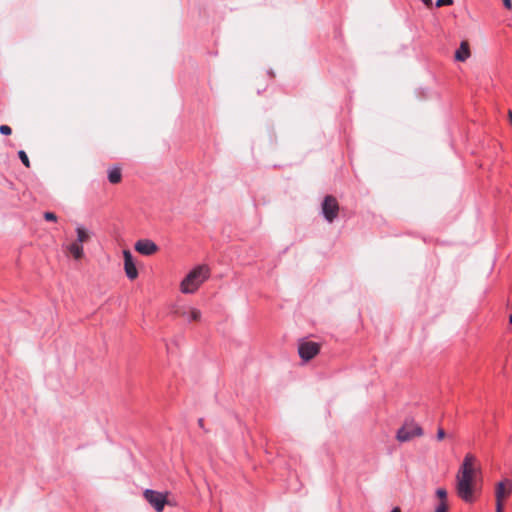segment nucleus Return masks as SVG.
<instances>
[{
  "label": "nucleus",
  "instance_id": "obj_20",
  "mask_svg": "<svg viewBox=\"0 0 512 512\" xmlns=\"http://www.w3.org/2000/svg\"><path fill=\"white\" fill-rule=\"evenodd\" d=\"M453 4V0H437L436 6L442 7V6H449Z\"/></svg>",
  "mask_w": 512,
  "mask_h": 512
},
{
  "label": "nucleus",
  "instance_id": "obj_19",
  "mask_svg": "<svg viewBox=\"0 0 512 512\" xmlns=\"http://www.w3.org/2000/svg\"><path fill=\"white\" fill-rule=\"evenodd\" d=\"M0 133L3 135H10L12 133V129L8 125H1Z\"/></svg>",
  "mask_w": 512,
  "mask_h": 512
},
{
  "label": "nucleus",
  "instance_id": "obj_8",
  "mask_svg": "<svg viewBox=\"0 0 512 512\" xmlns=\"http://www.w3.org/2000/svg\"><path fill=\"white\" fill-rule=\"evenodd\" d=\"M135 250L143 255H153L158 251V246L151 240L142 239L138 240L134 246Z\"/></svg>",
  "mask_w": 512,
  "mask_h": 512
},
{
  "label": "nucleus",
  "instance_id": "obj_13",
  "mask_svg": "<svg viewBox=\"0 0 512 512\" xmlns=\"http://www.w3.org/2000/svg\"><path fill=\"white\" fill-rule=\"evenodd\" d=\"M108 180L111 184H118L122 180V172L120 167H113L108 171Z\"/></svg>",
  "mask_w": 512,
  "mask_h": 512
},
{
  "label": "nucleus",
  "instance_id": "obj_24",
  "mask_svg": "<svg viewBox=\"0 0 512 512\" xmlns=\"http://www.w3.org/2000/svg\"><path fill=\"white\" fill-rule=\"evenodd\" d=\"M495 512H504V507H501L500 505H496Z\"/></svg>",
  "mask_w": 512,
  "mask_h": 512
},
{
  "label": "nucleus",
  "instance_id": "obj_6",
  "mask_svg": "<svg viewBox=\"0 0 512 512\" xmlns=\"http://www.w3.org/2000/svg\"><path fill=\"white\" fill-rule=\"evenodd\" d=\"M339 212V204L335 197L328 195L324 198L322 203V213L325 217V219L332 223L336 217L338 216Z\"/></svg>",
  "mask_w": 512,
  "mask_h": 512
},
{
  "label": "nucleus",
  "instance_id": "obj_14",
  "mask_svg": "<svg viewBox=\"0 0 512 512\" xmlns=\"http://www.w3.org/2000/svg\"><path fill=\"white\" fill-rule=\"evenodd\" d=\"M201 311L197 308H189L188 319L189 321L198 322L201 320Z\"/></svg>",
  "mask_w": 512,
  "mask_h": 512
},
{
  "label": "nucleus",
  "instance_id": "obj_3",
  "mask_svg": "<svg viewBox=\"0 0 512 512\" xmlns=\"http://www.w3.org/2000/svg\"><path fill=\"white\" fill-rule=\"evenodd\" d=\"M422 434L423 430L417 423H415L414 421H407L397 431L396 438L400 442H407L413 439L414 437L422 436Z\"/></svg>",
  "mask_w": 512,
  "mask_h": 512
},
{
  "label": "nucleus",
  "instance_id": "obj_11",
  "mask_svg": "<svg viewBox=\"0 0 512 512\" xmlns=\"http://www.w3.org/2000/svg\"><path fill=\"white\" fill-rule=\"evenodd\" d=\"M68 252L74 257L76 260H80L84 256V249L81 244L78 242H72L67 246Z\"/></svg>",
  "mask_w": 512,
  "mask_h": 512
},
{
  "label": "nucleus",
  "instance_id": "obj_27",
  "mask_svg": "<svg viewBox=\"0 0 512 512\" xmlns=\"http://www.w3.org/2000/svg\"><path fill=\"white\" fill-rule=\"evenodd\" d=\"M391 512H401L399 507H395Z\"/></svg>",
  "mask_w": 512,
  "mask_h": 512
},
{
  "label": "nucleus",
  "instance_id": "obj_4",
  "mask_svg": "<svg viewBox=\"0 0 512 512\" xmlns=\"http://www.w3.org/2000/svg\"><path fill=\"white\" fill-rule=\"evenodd\" d=\"M168 493H161L152 489H146L143 492L145 500L155 509L156 512H162L166 504H169L167 500Z\"/></svg>",
  "mask_w": 512,
  "mask_h": 512
},
{
  "label": "nucleus",
  "instance_id": "obj_23",
  "mask_svg": "<svg viewBox=\"0 0 512 512\" xmlns=\"http://www.w3.org/2000/svg\"><path fill=\"white\" fill-rule=\"evenodd\" d=\"M503 3L507 9H512V1L511 0H503Z\"/></svg>",
  "mask_w": 512,
  "mask_h": 512
},
{
  "label": "nucleus",
  "instance_id": "obj_1",
  "mask_svg": "<svg viewBox=\"0 0 512 512\" xmlns=\"http://www.w3.org/2000/svg\"><path fill=\"white\" fill-rule=\"evenodd\" d=\"M479 466L476 457L467 453L455 477V489L458 497L466 503H472L477 491Z\"/></svg>",
  "mask_w": 512,
  "mask_h": 512
},
{
  "label": "nucleus",
  "instance_id": "obj_18",
  "mask_svg": "<svg viewBox=\"0 0 512 512\" xmlns=\"http://www.w3.org/2000/svg\"><path fill=\"white\" fill-rule=\"evenodd\" d=\"M44 218L47 221H53V222L57 221V216L53 212H45L44 213Z\"/></svg>",
  "mask_w": 512,
  "mask_h": 512
},
{
  "label": "nucleus",
  "instance_id": "obj_15",
  "mask_svg": "<svg viewBox=\"0 0 512 512\" xmlns=\"http://www.w3.org/2000/svg\"><path fill=\"white\" fill-rule=\"evenodd\" d=\"M436 496L438 497L439 501L448 502L447 490L445 488H438L436 490Z\"/></svg>",
  "mask_w": 512,
  "mask_h": 512
},
{
  "label": "nucleus",
  "instance_id": "obj_7",
  "mask_svg": "<svg viewBox=\"0 0 512 512\" xmlns=\"http://www.w3.org/2000/svg\"><path fill=\"white\" fill-rule=\"evenodd\" d=\"M319 351L320 345L312 341L301 342L298 347L299 356L305 361H309L314 358Z\"/></svg>",
  "mask_w": 512,
  "mask_h": 512
},
{
  "label": "nucleus",
  "instance_id": "obj_25",
  "mask_svg": "<svg viewBox=\"0 0 512 512\" xmlns=\"http://www.w3.org/2000/svg\"><path fill=\"white\" fill-rule=\"evenodd\" d=\"M422 2H423L427 7H431V6H432V0H422Z\"/></svg>",
  "mask_w": 512,
  "mask_h": 512
},
{
  "label": "nucleus",
  "instance_id": "obj_5",
  "mask_svg": "<svg viewBox=\"0 0 512 512\" xmlns=\"http://www.w3.org/2000/svg\"><path fill=\"white\" fill-rule=\"evenodd\" d=\"M512 493V481L510 479H503L495 485V506L500 505L504 507V501L509 498Z\"/></svg>",
  "mask_w": 512,
  "mask_h": 512
},
{
  "label": "nucleus",
  "instance_id": "obj_2",
  "mask_svg": "<svg viewBox=\"0 0 512 512\" xmlns=\"http://www.w3.org/2000/svg\"><path fill=\"white\" fill-rule=\"evenodd\" d=\"M209 277V268L205 265H199L190 271L180 284L182 293L191 294L198 290L201 284Z\"/></svg>",
  "mask_w": 512,
  "mask_h": 512
},
{
  "label": "nucleus",
  "instance_id": "obj_10",
  "mask_svg": "<svg viewBox=\"0 0 512 512\" xmlns=\"http://www.w3.org/2000/svg\"><path fill=\"white\" fill-rule=\"evenodd\" d=\"M470 48L467 41H462L460 47L455 52V59L460 62L466 61L470 57Z\"/></svg>",
  "mask_w": 512,
  "mask_h": 512
},
{
  "label": "nucleus",
  "instance_id": "obj_9",
  "mask_svg": "<svg viewBox=\"0 0 512 512\" xmlns=\"http://www.w3.org/2000/svg\"><path fill=\"white\" fill-rule=\"evenodd\" d=\"M124 256V270L127 275V277L130 280H134L138 277V271L134 264L132 254L129 250L123 251Z\"/></svg>",
  "mask_w": 512,
  "mask_h": 512
},
{
  "label": "nucleus",
  "instance_id": "obj_12",
  "mask_svg": "<svg viewBox=\"0 0 512 512\" xmlns=\"http://www.w3.org/2000/svg\"><path fill=\"white\" fill-rule=\"evenodd\" d=\"M76 234H77V239L75 240V242H78L81 245L84 244V243L89 242L90 239H91L90 231H88L83 226H78L76 228Z\"/></svg>",
  "mask_w": 512,
  "mask_h": 512
},
{
  "label": "nucleus",
  "instance_id": "obj_22",
  "mask_svg": "<svg viewBox=\"0 0 512 512\" xmlns=\"http://www.w3.org/2000/svg\"><path fill=\"white\" fill-rule=\"evenodd\" d=\"M176 313H177L179 316H182V317H184V316H186V315L188 316L189 309H188V310H186V309L182 308V309L177 310V311H176Z\"/></svg>",
  "mask_w": 512,
  "mask_h": 512
},
{
  "label": "nucleus",
  "instance_id": "obj_21",
  "mask_svg": "<svg viewBox=\"0 0 512 512\" xmlns=\"http://www.w3.org/2000/svg\"><path fill=\"white\" fill-rule=\"evenodd\" d=\"M445 436H446V433H445L444 429H443V428H441V427H440V428H438V431H437V440L441 441V440H443V439L445 438Z\"/></svg>",
  "mask_w": 512,
  "mask_h": 512
},
{
  "label": "nucleus",
  "instance_id": "obj_26",
  "mask_svg": "<svg viewBox=\"0 0 512 512\" xmlns=\"http://www.w3.org/2000/svg\"><path fill=\"white\" fill-rule=\"evenodd\" d=\"M508 118H509V122L511 123L512 125V111H509L508 112Z\"/></svg>",
  "mask_w": 512,
  "mask_h": 512
},
{
  "label": "nucleus",
  "instance_id": "obj_16",
  "mask_svg": "<svg viewBox=\"0 0 512 512\" xmlns=\"http://www.w3.org/2000/svg\"><path fill=\"white\" fill-rule=\"evenodd\" d=\"M448 510H449V503L443 502V501H439L435 508V512H448Z\"/></svg>",
  "mask_w": 512,
  "mask_h": 512
},
{
  "label": "nucleus",
  "instance_id": "obj_17",
  "mask_svg": "<svg viewBox=\"0 0 512 512\" xmlns=\"http://www.w3.org/2000/svg\"><path fill=\"white\" fill-rule=\"evenodd\" d=\"M18 156H19L20 160L22 161V163H23L27 168H29V167H30V160H29V158H28V156H27L26 152H25V151H23V150H20V151L18 152Z\"/></svg>",
  "mask_w": 512,
  "mask_h": 512
}]
</instances>
